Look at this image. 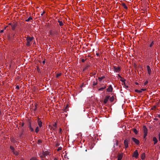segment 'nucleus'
I'll return each mask as SVG.
<instances>
[{"instance_id":"nucleus-1","label":"nucleus","mask_w":160,"mask_h":160,"mask_svg":"<svg viewBox=\"0 0 160 160\" xmlns=\"http://www.w3.org/2000/svg\"><path fill=\"white\" fill-rule=\"evenodd\" d=\"M34 38L33 37H27L26 38V40L27 41V43L26 44V45L28 46H30L31 44L30 43V42L33 40V39Z\"/></svg>"},{"instance_id":"nucleus-2","label":"nucleus","mask_w":160,"mask_h":160,"mask_svg":"<svg viewBox=\"0 0 160 160\" xmlns=\"http://www.w3.org/2000/svg\"><path fill=\"white\" fill-rule=\"evenodd\" d=\"M143 130L144 133L143 138H146V137L148 134V129L145 126H143Z\"/></svg>"},{"instance_id":"nucleus-3","label":"nucleus","mask_w":160,"mask_h":160,"mask_svg":"<svg viewBox=\"0 0 160 160\" xmlns=\"http://www.w3.org/2000/svg\"><path fill=\"white\" fill-rule=\"evenodd\" d=\"M129 142V139H126L124 141V144L125 148H128V142Z\"/></svg>"},{"instance_id":"nucleus-4","label":"nucleus","mask_w":160,"mask_h":160,"mask_svg":"<svg viewBox=\"0 0 160 160\" xmlns=\"http://www.w3.org/2000/svg\"><path fill=\"white\" fill-rule=\"evenodd\" d=\"M114 68V71L115 72H118L121 70V68L120 67H117L116 66H113Z\"/></svg>"},{"instance_id":"nucleus-5","label":"nucleus","mask_w":160,"mask_h":160,"mask_svg":"<svg viewBox=\"0 0 160 160\" xmlns=\"http://www.w3.org/2000/svg\"><path fill=\"white\" fill-rule=\"evenodd\" d=\"M17 26V22H13V24L11 26V28L13 30H15L16 27Z\"/></svg>"},{"instance_id":"nucleus-6","label":"nucleus","mask_w":160,"mask_h":160,"mask_svg":"<svg viewBox=\"0 0 160 160\" xmlns=\"http://www.w3.org/2000/svg\"><path fill=\"white\" fill-rule=\"evenodd\" d=\"M132 140L137 145L139 144V141L138 140L134 138H132Z\"/></svg>"},{"instance_id":"nucleus-7","label":"nucleus","mask_w":160,"mask_h":160,"mask_svg":"<svg viewBox=\"0 0 160 160\" xmlns=\"http://www.w3.org/2000/svg\"><path fill=\"white\" fill-rule=\"evenodd\" d=\"M138 154L137 150H136L133 153V157H135L136 158H137L138 157Z\"/></svg>"},{"instance_id":"nucleus-8","label":"nucleus","mask_w":160,"mask_h":160,"mask_svg":"<svg viewBox=\"0 0 160 160\" xmlns=\"http://www.w3.org/2000/svg\"><path fill=\"white\" fill-rule=\"evenodd\" d=\"M37 122L39 127H41L42 126V122L40 118H38Z\"/></svg>"},{"instance_id":"nucleus-9","label":"nucleus","mask_w":160,"mask_h":160,"mask_svg":"<svg viewBox=\"0 0 160 160\" xmlns=\"http://www.w3.org/2000/svg\"><path fill=\"white\" fill-rule=\"evenodd\" d=\"M109 98V96H107L105 97V98L104 99V104H106Z\"/></svg>"},{"instance_id":"nucleus-10","label":"nucleus","mask_w":160,"mask_h":160,"mask_svg":"<svg viewBox=\"0 0 160 160\" xmlns=\"http://www.w3.org/2000/svg\"><path fill=\"white\" fill-rule=\"evenodd\" d=\"M123 157V154H118V160H121Z\"/></svg>"},{"instance_id":"nucleus-11","label":"nucleus","mask_w":160,"mask_h":160,"mask_svg":"<svg viewBox=\"0 0 160 160\" xmlns=\"http://www.w3.org/2000/svg\"><path fill=\"white\" fill-rule=\"evenodd\" d=\"M113 88L111 85H110L109 87L107 89V91L109 92H111L112 91Z\"/></svg>"},{"instance_id":"nucleus-12","label":"nucleus","mask_w":160,"mask_h":160,"mask_svg":"<svg viewBox=\"0 0 160 160\" xmlns=\"http://www.w3.org/2000/svg\"><path fill=\"white\" fill-rule=\"evenodd\" d=\"M42 154H43V156H44V157H45L46 156H47L49 155V152L47 151L45 152L43 151Z\"/></svg>"},{"instance_id":"nucleus-13","label":"nucleus","mask_w":160,"mask_h":160,"mask_svg":"<svg viewBox=\"0 0 160 160\" xmlns=\"http://www.w3.org/2000/svg\"><path fill=\"white\" fill-rule=\"evenodd\" d=\"M146 90V89H141L140 90L136 89L135 90V91L137 92L141 93L142 92V91H145Z\"/></svg>"},{"instance_id":"nucleus-14","label":"nucleus","mask_w":160,"mask_h":160,"mask_svg":"<svg viewBox=\"0 0 160 160\" xmlns=\"http://www.w3.org/2000/svg\"><path fill=\"white\" fill-rule=\"evenodd\" d=\"M147 69L148 72V73L149 75H150L151 72V70L150 67L149 66H147Z\"/></svg>"},{"instance_id":"nucleus-15","label":"nucleus","mask_w":160,"mask_h":160,"mask_svg":"<svg viewBox=\"0 0 160 160\" xmlns=\"http://www.w3.org/2000/svg\"><path fill=\"white\" fill-rule=\"evenodd\" d=\"M153 140L154 142V144H155L158 142V140L157 138L154 137L153 138Z\"/></svg>"},{"instance_id":"nucleus-16","label":"nucleus","mask_w":160,"mask_h":160,"mask_svg":"<svg viewBox=\"0 0 160 160\" xmlns=\"http://www.w3.org/2000/svg\"><path fill=\"white\" fill-rule=\"evenodd\" d=\"M122 5L123 7L126 9H128L127 7L126 6V4L124 3H122Z\"/></svg>"},{"instance_id":"nucleus-17","label":"nucleus","mask_w":160,"mask_h":160,"mask_svg":"<svg viewBox=\"0 0 160 160\" xmlns=\"http://www.w3.org/2000/svg\"><path fill=\"white\" fill-rule=\"evenodd\" d=\"M145 153H143L142 154V156H141V159L142 160H144L145 158Z\"/></svg>"},{"instance_id":"nucleus-18","label":"nucleus","mask_w":160,"mask_h":160,"mask_svg":"<svg viewBox=\"0 0 160 160\" xmlns=\"http://www.w3.org/2000/svg\"><path fill=\"white\" fill-rule=\"evenodd\" d=\"M58 22L59 23V25L60 26H62L63 25V23L62 21L58 20Z\"/></svg>"},{"instance_id":"nucleus-19","label":"nucleus","mask_w":160,"mask_h":160,"mask_svg":"<svg viewBox=\"0 0 160 160\" xmlns=\"http://www.w3.org/2000/svg\"><path fill=\"white\" fill-rule=\"evenodd\" d=\"M109 100L111 102H112L114 100V97L113 96H112L111 97L109 98Z\"/></svg>"},{"instance_id":"nucleus-20","label":"nucleus","mask_w":160,"mask_h":160,"mask_svg":"<svg viewBox=\"0 0 160 160\" xmlns=\"http://www.w3.org/2000/svg\"><path fill=\"white\" fill-rule=\"evenodd\" d=\"M32 19V18L31 17H30L28 19L25 20V21L28 22H29Z\"/></svg>"},{"instance_id":"nucleus-21","label":"nucleus","mask_w":160,"mask_h":160,"mask_svg":"<svg viewBox=\"0 0 160 160\" xmlns=\"http://www.w3.org/2000/svg\"><path fill=\"white\" fill-rule=\"evenodd\" d=\"M105 77L104 76H103L101 77H99L98 79L100 81H101L102 79H103L105 78Z\"/></svg>"},{"instance_id":"nucleus-22","label":"nucleus","mask_w":160,"mask_h":160,"mask_svg":"<svg viewBox=\"0 0 160 160\" xmlns=\"http://www.w3.org/2000/svg\"><path fill=\"white\" fill-rule=\"evenodd\" d=\"M13 153L16 156H17L18 154V152L16 151L15 150L13 152Z\"/></svg>"},{"instance_id":"nucleus-23","label":"nucleus","mask_w":160,"mask_h":160,"mask_svg":"<svg viewBox=\"0 0 160 160\" xmlns=\"http://www.w3.org/2000/svg\"><path fill=\"white\" fill-rule=\"evenodd\" d=\"M133 131L136 134H137L138 132L136 129L133 128Z\"/></svg>"},{"instance_id":"nucleus-24","label":"nucleus","mask_w":160,"mask_h":160,"mask_svg":"<svg viewBox=\"0 0 160 160\" xmlns=\"http://www.w3.org/2000/svg\"><path fill=\"white\" fill-rule=\"evenodd\" d=\"M154 44V41H153L149 45V47L150 48H152Z\"/></svg>"},{"instance_id":"nucleus-25","label":"nucleus","mask_w":160,"mask_h":160,"mask_svg":"<svg viewBox=\"0 0 160 160\" xmlns=\"http://www.w3.org/2000/svg\"><path fill=\"white\" fill-rule=\"evenodd\" d=\"M39 128L38 127H37L35 129V132L37 133H38V132H39Z\"/></svg>"},{"instance_id":"nucleus-26","label":"nucleus","mask_w":160,"mask_h":160,"mask_svg":"<svg viewBox=\"0 0 160 160\" xmlns=\"http://www.w3.org/2000/svg\"><path fill=\"white\" fill-rule=\"evenodd\" d=\"M10 148L12 150V152L15 151L14 148L12 146H10Z\"/></svg>"},{"instance_id":"nucleus-27","label":"nucleus","mask_w":160,"mask_h":160,"mask_svg":"<svg viewBox=\"0 0 160 160\" xmlns=\"http://www.w3.org/2000/svg\"><path fill=\"white\" fill-rule=\"evenodd\" d=\"M30 160H38L35 157H32L31 158Z\"/></svg>"},{"instance_id":"nucleus-28","label":"nucleus","mask_w":160,"mask_h":160,"mask_svg":"<svg viewBox=\"0 0 160 160\" xmlns=\"http://www.w3.org/2000/svg\"><path fill=\"white\" fill-rule=\"evenodd\" d=\"M61 75V73H57L56 74V77L57 78H58V77H59Z\"/></svg>"},{"instance_id":"nucleus-29","label":"nucleus","mask_w":160,"mask_h":160,"mask_svg":"<svg viewBox=\"0 0 160 160\" xmlns=\"http://www.w3.org/2000/svg\"><path fill=\"white\" fill-rule=\"evenodd\" d=\"M120 81L123 83L124 84L125 83V81L126 80L124 79H121Z\"/></svg>"},{"instance_id":"nucleus-30","label":"nucleus","mask_w":160,"mask_h":160,"mask_svg":"<svg viewBox=\"0 0 160 160\" xmlns=\"http://www.w3.org/2000/svg\"><path fill=\"white\" fill-rule=\"evenodd\" d=\"M37 109V105L36 104L35 105V108L33 110L34 111H36Z\"/></svg>"},{"instance_id":"nucleus-31","label":"nucleus","mask_w":160,"mask_h":160,"mask_svg":"<svg viewBox=\"0 0 160 160\" xmlns=\"http://www.w3.org/2000/svg\"><path fill=\"white\" fill-rule=\"evenodd\" d=\"M29 129L31 132H33L34 131L33 129L32 128V127L29 128Z\"/></svg>"},{"instance_id":"nucleus-32","label":"nucleus","mask_w":160,"mask_h":160,"mask_svg":"<svg viewBox=\"0 0 160 160\" xmlns=\"http://www.w3.org/2000/svg\"><path fill=\"white\" fill-rule=\"evenodd\" d=\"M39 155L40 156V157L41 158H43L45 157H44V156H43L42 154V155L39 154Z\"/></svg>"},{"instance_id":"nucleus-33","label":"nucleus","mask_w":160,"mask_h":160,"mask_svg":"<svg viewBox=\"0 0 160 160\" xmlns=\"http://www.w3.org/2000/svg\"><path fill=\"white\" fill-rule=\"evenodd\" d=\"M62 149V148L61 147H59L57 149L58 151H59Z\"/></svg>"},{"instance_id":"nucleus-34","label":"nucleus","mask_w":160,"mask_h":160,"mask_svg":"<svg viewBox=\"0 0 160 160\" xmlns=\"http://www.w3.org/2000/svg\"><path fill=\"white\" fill-rule=\"evenodd\" d=\"M104 90L103 88H101L99 89V90L100 91H102Z\"/></svg>"},{"instance_id":"nucleus-35","label":"nucleus","mask_w":160,"mask_h":160,"mask_svg":"<svg viewBox=\"0 0 160 160\" xmlns=\"http://www.w3.org/2000/svg\"><path fill=\"white\" fill-rule=\"evenodd\" d=\"M53 126L54 127H55L56 128L57 127V123L55 122L54 123V124L53 125Z\"/></svg>"},{"instance_id":"nucleus-36","label":"nucleus","mask_w":160,"mask_h":160,"mask_svg":"<svg viewBox=\"0 0 160 160\" xmlns=\"http://www.w3.org/2000/svg\"><path fill=\"white\" fill-rule=\"evenodd\" d=\"M38 142L39 143H41L42 142V140L39 139L38 140Z\"/></svg>"},{"instance_id":"nucleus-37","label":"nucleus","mask_w":160,"mask_h":160,"mask_svg":"<svg viewBox=\"0 0 160 160\" xmlns=\"http://www.w3.org/2000/svg\"><path fill=\"white\" fill-rule=\"evenodd\" d=\"M156 116L157 117H158L159 118H160V114H157L156 115Z\"/></svg>"},{"instance_id":"nucleus-38","label":"nucleus","mask_w":160,"mask_h":160,"mask_svg":"<svg viewBox=\"0 0 160 160\" xmlns=\"http://www.w3.org/2000/svg\"><path fill=\"white\" fill-rule=\"evenodd\" d=\"M88 66H87L86 67L84 68L83 69V71H85V70H86V69H87V68H88Z\"/></svg>"},{"instance_id":"nucleus-39","label":"nucleus","mask_w":160,"mask_h":160,"mask_svg":"<svg viewBox=\"0 0 160 160\" xmlns=\"http://www.w3.org/2000/svg\"><path fill=\"white\" fill-rule=\"evenodd\" d=\"M16 89H18V90L19 89V87L18 86H17L16 87Z\"/></svg>"},{"instance_id":"nucleus-40","label":"nucleus","mask_w":160,"mask_h":160,"mask_svg":"<svg viewBox=\"0 0 160 160\" xmlns=\"http://www.w3.org/2000/svg\"><path fill=\"white\" fill-rule=\"evenodd\" d=\"M148 83V81L147 80L144 82V85H146Z\"/></svg>"},{"instance_id":"nucleus-41","label":"nucleus","mask_w":160,"mask_h":160,"mask_svg":"<svg viewBox=\"0 0 160 160\" xmlns=\"http://www.w3.org/2000/svg\"><path fill=\"white\" fill-rule=\"evenodd\" d=\"M62 131V129L61 128H59V133H61V132Z\"/></svg>"},{"instance_id":"nucleus-42","label":"nucleus","mask_w":160,"mask_h":160,"mask_svg":"<svg viewBox=\"0 0 160 160\" xmlns=\"http://www.w3.org/2000/svg\"><path fill=\"white\" fill-rule=\"evenodd\" d=\"M12 24H13V23H10L8 24V25H10L11 26H12Z\"/></svg>"},{"instance_id":"nucleus-43","label":"nucleus","mask_w":160,"mask_h":160,"mask_svg":"<svg viewBox=\"0 0 160 160\" xmlns=\"http://www.w3.org/2000/svg\"><path fill=\"white\" fill-rule=\"evenodd\" d=\"M85 61V60L84 59H82V62H84Z\"/></svg>"},{"instance_id":"nucleus-44","label":"nucleus","mask_w":160,"mask_h":160,"mask_svg":"<svg viewBox=\"0 0 160 160\" xmlns=\"http://www.w3.org/2000/svg\"><path fill=\"white\" fill-rule=\"evenodd\" d=\"M29 128L32 127L31 125V124L30 123L29 124Z\"/></svg>"},{"instance_id":"nucleus-45","label":"nucleus","mask_w":160,"mask_h":160,"mask_svg":"<svg viewBox=\"0 0 160 160\" xmlns=\"http://www.w3.org/2000/svg\"><path fill=\"white\" fill-rule=\"evenodd\" d=\"M158 136H159V141H160V133H159Z\"/></svg>"},{"instance_id":"nucleus-46","label":"nucleus","mask_w":160,"mask_h":160,"mask_svg":"<svg viewBox=\"0 0 160 160\" xmlns=\"http://www.w3.org/2000/svg\"><path fill=\"white\" fill-rule=\"evenodd\" d=\"M118 77L119 78H122V77L119 74H118Z\"/></svg>"},{"instance_id":"nucleus-47","label":"nucleus","mask_w":160,"mask_h":160,"mask_svg":"<svg viewBox=\"0 0 160 160\" xmlns=\"http://www.w3.org/2000/svg\"><path fill=\"white\" fill-rule=\"evenodd\" d=\"M3 31H4V30H1L0 31V33H2V32H3Z\"/></svg>"},{"instance_id":"nucleus-48","label":"nucleus","mask_w":160,"mask_h":160,"mask_svg":"<svg viewBox=\"0 0 160 160\" xmlns=\"http://www.w3.org/2000/svg\"><path fill=\"white\" fill-rule=\"evenodd\" d=\"M45 12H42V13L41 14V16H43V15L44 14Z\"/></svg>"},{"instance_id":"nucleus-49","label":"nucleus","mask_w":160,"mask_h":160,"mask_svg":"<svg viewBox=\"0 0 160 160\" xmlns=\"http://www.w3.org/2000/svg\"><path fill=\"white\" fill-rule=\"evenodd\" d=\"M124 84L125 86L126 87V88H128V86H126V85H125V84Z\"/></svg>"},{"instance_id":"nucleus-50","label":"nucleus","mask_w":160,"mask_h":160,"mask_svg":"<svg viewBox=\"0 0 160 160\" xmlns=\"http://www.w3.org/2000/svg\"><path fill=\"white\" fill-rule=\"evenodd\" d=\"M24 123H22V125H21L22 126V127L23 126H24Z\"/></svg>"},{"instance_id":"nucleus-51","label":"nucleus","mask_w":160,"mask_h":160,"mask_svg":"<svg viewBox=\"0 0 160 160\" xmlns=\"http://www.w3.org/2000/svg\"><path fill=\"white\" fill-rule=\"evenodd\" d=\"M96 84H97V83H93V85H94V86H95V85H96Z\"/></svg>"},{"instance_id":"nucleus-52","label":"nucleus","mask_w":160,"mask_h":160,"mask_svg":"<svg viewBox=\"0 0 160 160\" xmlns=\"http://www.w3.org/2000/svg\"><path fill=\"white\" fill-rule=\"evenodd\" d=\"M54 160H58V159L57 158H55L54 159Z\"/></svg>"},{"instance_id":"nucleus-53","label":"nucleus","mask_w":160,"mask_h":160,"mask_svg":"<svg viewBox=\"0 0 160 160\" xmlns=\"http://www.w3.org/2000/svg\"><path fill=\"white\" fill-rule=\"evenodd\" d=\"M52 130H55V128H52Z\"/></svg>"},{"instance_id":"nucleus-54","label":"nucleus","mask_w":160,"mask_h":160,"mask_svg":"<svg viewBox=\"0 0 160 160\" xmlns=\"http://www.w3.org/2000/svg\"><path fill=\"white\" fill-rule=\"evenodd\" d=\"M102 88H103V89L104 90L106 88V86H104V87H102Z\"/></svg>"},{"instance_id":"nucleus-55","label":"nucleus","mask_w":160,"mask_h":160,"mask_svg":"<svg viewBox=\"0 0 160 160\" xmlns=\"http://www.w3.org/2000/svg\"><path fill=\"white\" fill-rule=\"evenodd\" d=\"M154 120H158V119L157 118H155Z\"/></svg>"},{"instance_id":"nucleus-56","label":"nucleus","mask_w":160,"mask_h":160,"mask_svg":"<svg viewBox=\"0 0 160 160\" xmlns=\"http://www.w3.org/2000/svg\"><path fill=\"white\" fill-rule=\"evenodd\" d=\"M99 54L98 53H96V55L97 56H99Z\"/></svg>"},{"instance_id":"nucleus-57","label":"nucleus","mask_w":160,"mask_h":160,"mask_svg":"<svg viewBox=\"0 0 160 160\" xmlns=\"http://www.w3.org/2000/svg\"><path fill=\"white\" fill-rule=\"evenodd\" d=\"M13 38H14L15 37V34H14V35H13Z\"/></svg>"},{"instance_id":"nucleus-58","label":"nucleus","mask_w":160,"mask_h":160,"mask_svg":"<svg viewBox=\"0 0 160 160\" xmlns=\"http://www.w3.org/2000/svg\"><path fill=\"white\" fill-rule=\"evenodd\" d=\"M135 84H136V85H138V82H135Z\"/></svg>"},{"instance_id":"nucleus-59","label":"nucleus","mask_w":160,"mask_h":160,"mask_svg":"<svg viewBox=\"0 0 160 160\" xmlns=\"http://www.w3.org/2000/svg\"><path fill=\"white\" fill-rule=\"evenodd\" d=\"M68 107V105H67V107L65 108V109H67V108Z\"/></svg>"},{"instance_id":"nucleus-60","label":"nucleus","mask_w":160,"mask_h":160,"mask_svg":"<svg viewBox=\"0 0 160 160\" xmlns=\"http://www.w3.org/2000/svg\"><path fill=\"white\" fill-rule=\"evenodd\" d=\"M59 145V144H57V145H56V146H58Z\"/></svg>"},{"instance_id":"nucleus-61","label":"nucleus","mask_w":160,"mask_h":160,"mask_svg":"<svg viewBox=\"0 0 160 160\" xmlns=\"http://www.w3.org/2000/svg\"><path fill=\"white\" fill-rule=\"evenodd\" d=\"M44 63H45V61H43L42 62V63L44 64Z\"/></svg>"},{"instance_id":"nucleus-62","label":"nucleus","mask_w":160,"mask_h":160,"mask_svg":"<svg viewBox=\"0 0 160 160\" xmlns=\"http://www.w3.org/2000/svg\"><path fill=\"white\" fill-rule=\"evenodd\" d=\"M7 27H5L4 28V29H6V28Z\"/></svg>"},{"instance_id":"nucleus-63","label":"nucleus","mask_w":160,"mask_h":160,"mask_svg":"<svg viewBox=\"0 0 160 160\" xmlns=\"http://www.w3.org/2000/svg\"><path fill=\"white\" fill-rule=\"evenodd\" d=\"M41 160H44L43 159H42Z\"/></svg>"},{"instance_id":"nucleus-64","label":"nucleus","mask_w":160,"mask_h":160,"mask_svg":"<svg viewBox=\"0 0 160 160\" xmlns=\"http://www.w3.org/2000/svg\"><path fill=\"white\" fill-rule=\"evenodd\" d=\"M159 124H160V123H159Z\"/></svg>"}]
</instances>
